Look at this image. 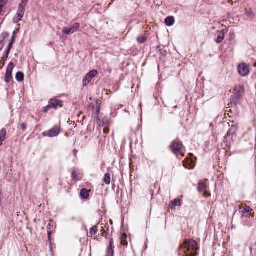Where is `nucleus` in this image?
Listing matches in <instances>:
<instances>
[{"label":"nucleus","instance_id":"nucleus-1","mask_svg":"<svg viewBox=\"0 0 256 256\" xmlns=\"http://www.w3.org/2000/svg\"><path fill=\"white\" fill-rule=\"evenodd\" d=\"M28 0H22L17 10L16 14L13 18V22L17 24L22 20V18L24 17L26 7L28 4Z\"/></svg>","mask_w":256,"mask_h":256},{"label":"nucleus","instance_id":"nucleus-2","mask_svg":"<svg viewBox=\"0 0 256 256\" xmlns=\"http://www.w3.org/2000/svg\"><path fill=\"white\" fill-rule=\"evenodd\" d=\"M180 250H184V253L186 251L193 250L196 251L198 250L197 243L192 239L186 240L184 244L180 248Z\"/></svg>","mask_w":256,"mask_h":256},{"label":"nucleus","instance_id":"nucleus-3","mask_svg":"<svg viewBox=\"0 0 256 256\" xmlns=\"http://www.w3.org/2000/svg\"><path fill=\"white\" fill-rule=\"evenodd\" d=\"M182 142L174 140L172 142L170 145L171 150L176 155L178 156V154H180L183 156L184 154H182Z\"/></svg>","mask_w":256,"mask_h":256},{"label":"nucleus","instance_id":"nucleus-4","mask_svg":"<svg viewBox=\"0 0 256 256\" xmlns=\"http://www.w3.org/2000/svg\"><path fill=\"white\" fill-rule=\"evenodd\" d=\"M62 101L56 98H53L50 100L49 102V104L44 108L43 112H46L50 108H56L58 106L62 107Z\"/></svg>","mask_w":256,"mask_h":256},{"label":"nucleus","instance_id":"nucleus-5","mask_svg":"<svg viewBox=\"0 0 256 256\" xmlns=\"http://www.w3.org/2000/svg\"><path fill=\"white\" fill-rule=\"evenodd\" d=\"M238 72L242 76H246L250 74L249 66L245 63L240 64L238 67Z\"/></svg>","mask_w":256,"mask_h":256},{"label":"nucleus","instance_id":"nucleus-6","mask_svg":"<svg viewBox=\"0 0 256 256\" xmlns=\"http://www.w3.org/2000/svg\"><path fill=\"white\" fill-rule=\"evenodd\" d=\"M60 126L56 125L49 130L44 132L43 136L50 138L56 136L60 134Z\"/></svg>","mask_w":256,"mask_h":256},{"label":"nucleus","instance_id":"nucleus-7","mask_svg":"<svg viewBox=\"0 0 256 256\" xmlns=\"http://www.w3.org/2000/svg\"><path fill=\"white\" fill-rule=\"evenodd\" d=\"M80 28V24L79 23H75L70 28L64 27L62 28V32L65 34H74L77 32Z\"/></svg>","mask_w":256,"mask_h":256},{"label":"nucleus","instance_id":"nucleus-8","mask_svg":"<svg viewBox=\"0 0 256 256\" xmlns=\"http://www.w3.org/2000/svg\"><path fill=\"white\" fill-rule=\"evenodd\" d=\"M14 67V64L10 62L9 63L6 73L5 82L9 83L12 78V72Z\"/></svg>","mask_w":256,"mask_h":256},{"label":"nucleus","instance_id":"nucleus-9","mask_svg":"<svg viewBox=\"0 0 256 256\" xmlns=\"http://www.w3.org/2000/svg\"><path fill=\"white\" fill-rule=\"evenodd\" d=\"M98 73L96 70H92L88 72L83 80L84 85L86 86L92 80V78L98 74Z\"/></svg>","mask_w":256,"mask_h":256},{"label":"nucleus","instance_id":"nucleus-10","mask_svg":"<svg viewBox=\"0 0 256 256\" xmlns=\"http://www.w3.org/2000/svg\"><path fill=\"white\" fill-rule=\"evenodd\" d=\"M208 180H201L198 182V190L200 192L205 190L208 186Z\"/></svg>","mask_w":256,"mask_h":256},{"label":"nucleus","instance_id":"nucleus-11","mask_svg":"<svg viewBox=\"0 0 256 256\" xmlns=\"http://www.w3.org/2000/svg\"><path fill=\"white\" fill-rule=\"evenodd\" d=\"M114 248V241L113 239L112 238L110 239V244L107 249V253L109 256H113Z\"/></svg>","mask_w":256,"mask_h":256},{"label":"nucleus","instance_id":"nucleus-12","mask_svg":"<svg viewBox=\"0 0 256 256\" xmlns=\"http://www.w3.org/2000/svg\"><path fill=\"white\" fill-rule=\"evenodd\" d=\"M174 18L172 16L167 17L164 20L165 24L168 26H172L174 24Z\"/></svg>","mask_w":256,"mask_h":256},{"label":"nucleus","instance_id":"nucleus-13","mask_svg":"<svg viewBox=\"0 0 256 256\" xmlns=\"http://www.w3.org/2000/svg\"><path fill=\"white\" fill-rule=\"evenodd\" d=\"M181 201L179 198H175L173 201L171 202V204H170V208L171 209H174L177 206H181Z\"/></svg>","mask_w":256,"mask_h":256},{"label":"nucleus","instance_id":"nucleus-14","mask_svg":"<svg viewBox=\"0 0 256 256\" xmlns=\"http://www.w3.org/2000/svg\"><path fill=\"white\" fill-rule=\"evenodd\" d=\"M224 38V30H222L218 33L217 39L216 40V42L218 44L220 43Z\"/></svg>","mask_w":256,"mask_h":256},{"label":"nucleus","instance_id":"nucleus-15","mask_svg":"<svg viewBox=\"0 0 256 256\" xmlns=\"http://www.w3.org/2000/svg\"><path fill=\"white\" fill-rule=\"evenodd\" d=\"M80 195L83 199L86 200L89 196L88 191L86 188H82L80 190Z\"/></svg>","mask_w":256,"mask_h":256},{"label":"nucleus","instance_id":"nucleus-16","mask_svg":"<svg viewBox=\"0 0 256 256\" xmlns=\"http://www.w3.org/2000/svg\"><path fill=\"white\" fill-rule=\"evenodd\" d=\"M16 78L17 81L21 82L24 80V74L22 72H18L16 74Z\"/></svg>","mask_w":256,"mask_h":256},{"label":"nucleus","instance_id":"nucleus-17","mask_svg":"<svg viewBox=\"0 0 256 256\" xmlns=\"http://www.w3.org/2000/svg\"><path fill=\"white\" fill-rule=\"evenodd\" d=\"M127 238V236L126 234H124L120 238V244L121 245L126 246H128V242L126 240Z\"/></svg>","mask_w":256,"mask_h":256},{"label":"nucleus","instance_id":"nucleus-18","mask_svg":"<svg viewBox=\"0 0 256 256\" xmlns=\"http://www.w3.org/2000/svg\"><path fill=\"white\" fill-rule=\"evenodd\" d=\"M240 97V94L239 92H236L234 93V94L232 96V98L234 102V104H236V102L238 100Z\"/></svg>","mask_w":256,"mask_h":256},{"label":"nucleus","instance_id":"nucleus-19","mask_svg":"<svg viewBox=\"0 0 256 256\" xmlns=\"http://www.w3.org/2000/svg\"><path fill=\"white\" fill-rule=\"evenodd\" d=\"M6 134V128H2L0 132V140L4 141L5 139Z\"/></svg>","mask_w":256,"mask_h":256},{"label":"nucleus","instance_id":"nucleus-20","mask_svg":"<svg viewBox=\"0 0 256 256\" xmlns=\"http://www.w3.org/2000/svg\"><path fill=\"white\" fill-rule=\"evenodd\" d=\"M103 182L106 184H110V177L109 174H104V178L103 179Z\"/></svg>","mask_w":256,"mask_h":256},{"label":"nucleus","instance_id":"nucleus-21","mask_svg":"<svg viewBox=\"0 0 256 256\" xmlns=\"http://www.w3.org/2000/svg\"><path fill=\"white\" fill-rule=\"evenodd\" d=\"M98 230V226H94L90 228V234L91 235V236H94L96 234Z\"/></svg>","mask_w":256,"mask_h":256},{"label":"nucleus","instance_id":"nucleus-22","mask_svg":"<svg viewBox=\"0 0 256 256\" xmlns=\"http://www.w3.org/2000/svg\"><path fill=\"white\" fill-rule=\"evenodd\" d=\"M245 14L248 17H249L251 19H252L254 16V14L252 13V12L250 10H248L247 9H246Z\"/></svg>","mask_w":256,"mask_h":256},{"label":"nucleus","instance_id":"nucleus-23","mask_svg":"<svg viewBox=\"0 0 256 256\" xmlns=\"http://www.w3.org/2000/svg\"><path fill=\"white\" fill-rule=\"evenodd\" d=\"M5 37L4 36H0V52L2 50L3 47L4 46L5 44H4V40H5Z\"/></svg>","mask_w":256,"mask_h":256},{"label":"nucleus","instance_id":"nucleus-24","mask_svg":"<svg viewBox=\"0 0 256 256\" xmlns=\"http://www.w3.org/2000/svg\"><path fill=\"white\" fill-rule=\"evenodd\" d=\"M146 37L144 36H140L138 37L137 38V40L138 42V43L140 44H143L145 42V41L146 40Z\"/></svg>","mask_w":256,"mask_h":256},{"label":"nucleus","instance_id":"nucleus-25","mask_svg":"<svg viewBox=\"0 0 256 256\" xmlns=\"http://www.w3.org/2000/svg\"><path fill=\"white\" fill-rule=\"evenodd\" d=\"M252 210V209L251 208H250V206H246L244 208V209L243 210H242V214H248L250 212V211Z\"/></svg>","mask_w":256,"mask_h":256},{"label":"nucleus","instance_id":"nucleus-26","mask_svg":"<svg viewBox=\"0 0 256 256\" xmlns=\"http://www.w3.org/2000/svg\"><path fill=\"white\" fill-rule=\"evenodd\" d=\"M72 180L76 182L78 180L77 174L75 171H73L72 173Z\"/></svg>","mask_w":256,"mask_h":256},{"label":"nucleus","instance_id":"nucleus-27","mask_svg":"<svg viewBox=\"0 0 256 256\" xmlns=\"http://www.w3.org/2000/svg\"><path fill=\"white\" fill-rule=\"evenodd\" d=\"M231 135H232V138H234V136H235V135H236V134H235L234 132H231V130H228V132H227V134H226V136H225V137H224V138H228V137L230 136H231Z\"/></svg>","mask_w":256,"mask_h":256},{"label":"nucleus","instance_id":"nucleus-28","mask_svg":"<svg viewBox=\"0 0 256 256\" xmlns=\"http://www.w3.org/2000/svg\"><path fill=\"white\" fill-rule=\"evenodd\" d=\"M26 124L24 123H22L20 125L19 128L21 130L22 132L26 130Z\"/></svg>","mask_w":256,"mask_h":256},{"label":"nucleus","instance_id":"nucleus-29","mask_svg":"<svg viewBox=\"0 0 256 256\" xmlns=\"http://www.w3.org/2000/svg\"><path fill=\"white\" fill-rule=\"evenodd\" d=\"M8 2V0H0V6H2V10L4 8V5L6 4Z\"/></svg>","mask_w":256,"mask_h":256},{"label":"nucleus","instance_id":"nucleus-30","mask_svg":"<svg viewBox=\"0 0 256 256\" xmlns=\"http://www.w3.org/2000/svg\"><path fill=\"white\" fill-rule=\"evenodd\" d=\"M16 32H17V30H14L12 33V40H11V41H12V42H14V41L15 40L16 35Z\"/></svg>","mask_w":256,"mask_h":256},{"label":"nucleus","instance_id":"nucleus-31","mask_svg":"<svg viewBox=\"0 0 256 256\" xmlns=\"http://www.w3.org/2000/svg\"><path fill=\"white\" fill-rule=\"evenodd\" d=\"M96 104H97V106L96 107V114H97V116H98L99 114V112H100V106L98 105V102L97 100L96 102Z\"/></svg>","mask_w":256,"mask_h":256},{"label":"nucleus","instance_id":"nucleus-32","mask_svg":"<svg viewBox=\"0 0 256 256\" xmlns=\"http://www.w3.org/2000/svg\"><path fill=\"white\" fill-rule=\"evenodd\" d=\"M13 42H12V41H11V42H10V44H8V48H7V49H8V50H11V48H12V44H13Z\"/></svg>","mask_w":256,"mask_h":256},{"label":"nucleus","instance_id":"nucleus-33","mask_svg":"<svg viewBox=\"0 0 256 256\" xmlns=\"http://www.w3.org/2000/svg\"><path fill=\"white\" fill-rule=\"evenodd\" d=\"M48 238L49 240H50L52 232L50 230L48 231Z\"/></svg>","mask_w":256,"mask_h":256},{"label":"nucleus","instance_id":"nucleus-34","mask_svg":"<svg viewBox=\"0 0 256 256\" xmlns=\"http://www.w3.org/2000/svg\"><path fill=\"white\" fill-rule=\"evenodd\" d=\"M197 254L196 252H194V253H190V254H188L186 256H196Z\"/></svg>","mask_w":256,"mask_h":256},{"label":"nucleus","instance_id":"nucleus-35","mask_svg":"<svg viewBox=\"0 0 256 256\" xmlns=\"http://www.w3.org/2000/svg\"><path fill=\"white\" fill-rule=\"evenodd\" d=\"M103 131L104 134H107L109 132V128H104Z\"/></svg>","mask_w":256,"mask_h":256},{"label":"nucleus","instance_id":"nucleus-36","mask_svg":"<svg viewBox=\"0 0 256 256\" xmlns=\"http://www.w3.org/2000/svg\"><path fill=\"white\" fill-rule=\"evenodd\" d=\"M204 196L209 197L210 196V194L207 192H204Z\"/></svg>","mask_w":256,"mask_h":256},{"label":"nucleus","instance_id":"nucleus-37","mask_svg":"<svg viewBox=\"0 0 256 256\" xmlns=\"http://www.w3.org/2000/svg\"><path fill=\"white\" fill-rule=\"evenodd\" d=\"M10 50L6 49V51L5 52V54H4L6 57H8V56L9 55V54H10Z\"/></svg>","mask_w":256,"mask_h":256},{"label":"nucleus","instance_id":"nucleus-38","mask_svg":"<svg viewBox=\"0 0 256 256\" xmlns=\"http://www.w3.org/2000/svg\"><path fill=\"white\" fill-rule=\"evenodd\" d=\"M8 58V57H6V54H4V56H3L2 58V60H3L4 61H6V60H7Z\"/></svg>","mask_w":256,"mask_h":256},{"label":"nucleus","instance_id":"nucleus-39","mask_svg":"<svg viewBox=\"0 0 256 256\" xmlns=\"http://www.w3.org/2000/svg\"><path fill=\"white\" fill-rule=\"evenodd\" d=\"M183 163H184V166L185 168H188V166H187L186 165V163L184 162H183Z\"/></svg>","mask_w":256,"mask_h":256},{"label":"nucleus","instance_id":"nucleus-40","mask_svg":"<svg viewBox=\"0 0 256 256\" xmlns=\"http://www.w3.org/2000/svg\"><path fill=\"white\" fill-rule=\"evenodd\" d=\"M2 144V140H0V146Z\"/></svg>","mask_w":256,"mask_h":256},{"label":"nucleus","instance_id":"nucleus-41","mask_svg":"<svg viewBox=\"0 0 256 256\" xmlns=\"http://www.w3.org/2000/svg\"><path fill=\"white\" fill-rule=\"evenodd\" d=\"M70 219H71L72 220H74V216H72V217L70 218Z\"/></svg>","mask_w":256,"mask_h":256},{"label":"nucleus","instance_id":"nucleus-42","mask_svg":"<svg viewBox=\"0 0 256 256\" xmlns=\"http://www.w3.org/2000/svg\"><path fill=\"white\" fill-rule=\"evenodd\" d=\"M2 12V6H0V14Z\"/></svg>","mask_w":256,"mask_h":256},{"label":"nucleus","instance_id":"nucleus-43","mask_svg":"<svg viewBox=\"0 0 256 256\" xmlns=\"http://www.w3.org/2000/svg\"><path fill=\"white\" fill-rule=\"evenodd\" d=\"M50 226V224H48V226Z\"/></svg>","mask_w":256,"mask_h":256},{"label":"nucleus","instance_id":"nucleus-44","mask_svg":"<svg viewBox=\"0 0 256 256\" xmlns=\"http://www.w3.org/2000/svg\"><path fill=\"white\" fill-rule=\"evenodd\" d=\"M254 66H256V64H255Z\"/></svg>","mask_w":256,"mask_h":256}]
</instances>
